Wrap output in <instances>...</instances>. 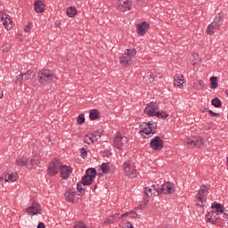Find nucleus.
<instances>
[{
  "label": "nucleus",
  "instance_id": "nucleus-9",
  "mask_svg": "<svg viewBox=\"0 0 228 228\" xmlns=\"http://www.w3.org/2000/svg\"><path fill=\"white\" fill-rule=\"evenodd\" d=\"M159 110V107L155 102H150L146 105L144 109L145 115H149V117H156V113Z\"/></svg>",
  "mask_w": 228,
  "mask_h": 228
},
{
  "label": "nucleus",
  "instance_id": "nucleus-34",
  "mask_svg": "<svg viewBox=\"0 0 228 228\" xmlns=\"http://www.w3.org/2000/svg\"><path fill=\"white\" fill-rule=\"evenodd\" d=\"M218 86V77H210V88L215 89Z\"/></svg>",
  "mask_w": 228,
  "mask_h": 228
},
{
  "label": "nucleus",
  "instance_id": "nucleus-28",
  "mask_svg": "<svg viewBox=\"0 0 228 228\" xmlns=\"http://www.w3.org/2000/svg\"><path fill=\"white\" fill-rule=\"evenodd\" d=\"M28 164V158L26 157H20L16 159L17 167H26Z\"/></svg>",
  "mask_w": 228,
  "mask_h": 228
},
{
  "label": "nucleus",
  "instance_id": "nucleus-47",
  "mask_svg": "<svg viewBox=\"0 0 228 228\" xmlns=\"http://www.w3.org/2000/svg\"><path fill=\"white\" fill-rule=\"evenodd\" d=\"M77 191H79V193H83V191H85V189H83L82 182H78L77 183Z\"/></svg>",
  "mask_w": 228,
  "mask_h": 228
},
{
  "label": "nucleus",
  "instance_id": "nucleus-54",
  "mask_svg": "<svg viewBox=\"0 0 228 228\" xmlns=\"http://www.w3.org/2000/svg\"><path fill=\"white\" fill-rule=\"evenodd\" d=\"M2 48H3V51L6 53V51H8V45L7 44L4 45Z\"/></svg>",
  "mask_w": 228,
  "mask_h": 228
},
{
  "label": "nucleus",
  "instance_id": "nucleus-2",
  "mask_svg": "<svg viewBox=\"0 0 228 228\" xmlns=\"http://www.w3.org/2000/svg\"><path fill=\"white\" fill-rule=\"evenodd\" d=\"M141 134H156L158 124L156 122H142L139 125Z\"/></svg>",
  "mask_w": 228,
  "mask_h": 228
},
{
  "label": "nucleus",
  "instance_id": "nucleus-55",
  "mask_svg": "<svg viewBox=\"0 0 228 228\" xmlns=\"http://www.w3.org/2000/svg\"><path fill=\"white\" fill-rule=\"evenodd\" d=\"M37 228H45V224H44V223H39Z\"/></svg>",
  "mask_w": 228,
  "mask_h": 228
},
{
  "label": "nucleus",
  "instance_id": "nucleus-51",
  "mask_svg": "<svg viewBox=\"0 0 228 228\" xmlns=\"http://www.w3.org/2000/svg\"><path fill=\"white\" fill-rule=\"evenodd\" d=\"M24 31H25L26 33H29V31H31V26H29V24H28V25H26V26L24 27Z\"/></svg>",
  "mask_w": 228,
  "mask_h": 228
},
{
  "label": "nucleus",
  "instance_id": "nucleus-41",
  "mask_svg": "<svg viewBox=\"0 0 228 228\" xmlns=\"http://www.w3.org/2000/svg\"><path fill=\"white\" fill-rule=\"evenodd\" d=\"M9 181H11V183H13L15 179H13V175L7 173L4 175V182L9 183Z\"/></svg>",
  "mask_w": 228,
  "mask_h": 228
},
{
  "label": "nucleus",
  "instance_id": "nucleus-31",
  "mask_svg": "<svg viewBox=\"0 0 228 228\" xmlns=\"http://www.w3.org/2000/svg\"><path fill=\"white\" fill-rule=\"evenodd\" d=\"M218 28H215V26L209 23L207 27L206 33L207 35H215V31H217Z\"/></svg>",
  "mask_w": 228,
  "mask_h": 228
},
{
  "label": "nucleus",
  "instance_id": "nucleus-8",
  "mask_svg": "<svg viewBox=\"0 0 228 228\" xmlns=\"http://www.w3.org/2000/svg\"><path fill=\"white\" fill-rule=\"evenodd\" d=\"M165 142L161 139L160 136H155L150 142V147L153 151H159L163 149Z\"/></svg>",
  "mask_w": 228,
  "mask_h": 228
},
{
  "label": "nucleus",
  "instance_id": "nucleus-43",
  "mask_svg": "<svg viewBox=\"0 0 228 228\" xmlns=\"http://www.w3.org/2000/svg\"><path fill=\"white\" fill-rule=\"evenodd\" d=\"M80 154L82 159H86V158L88 157V151L85 148L80 149Z\"/></svg>",
  "mask_w": 228,
  "mask_h": 228
},
{
  "label": "nucleus",
  "instance_id": "nucleus-12",
  "mask_svg": "<svg viewBox=\"0 0 228 228\" xmlns=\"http://www.w3.org/2000/svg\"><path fill=\"white\" fill-rule=\"evenodd\" d=\"M149 26L150 25L147 23V21H142V23L138 24L136 28L137 35L143 37V35L149 31Z\"/></svg>",
  "mask_w": 228,
  "mask_h": 228
},
{
  "label": "nucleus",
  "instance_id": "nucleus-3",
  "mask_svg": "<svg viewBox=\"0 0 228 228\" xmlns=\"http://www.w3.org/2000/svg\"><path fill=\"white\" fill-rule=\"evenodd\" d=\"M183 143L187 149H195V147L200 149V147H204L205 141L204 138L198 136L186 139Z\"/></svg>",
  "mask_w": 228,
  "mask_h": 228
},
{
  "label": "nucleus",
  "instance_id": "nucleus-50",
  "mask_svg": "<svg viewBox=\"0 0 228 228\" xmlns=\"http://www.w3.org/2000/svg\"><path fill=\"white\" fill-rule=\"evenodd\" d=\"M208 113L211 117H220V114L216 113V112H214L213 110H208Z\"/></svg>",
  "mask_w": 228,
  "mask_h": 228
},
{
  "label": "nucleus",
  "instance_id": "nucleus-61",
  "mask_svg": "<svg viewBox=\"0 0 228 228\" xmlns=\"http://www.w3.org/2000/svg\"><path fill=\"white\" fill-rule=\"evenodd\" d=\"M226 95H228V90L225 92Z\"/></svg>",
  "mask_w": 228,
  "mask_h": 228
},
{
  "label": "nucleus",
  "instance_id": "nucleus-52",
  "mask_svg": "<svg viewBox=\"0 0 228 228\" xmlns=\"http://www.w3.org/2000/svg\"><path fill=\"white\" fill-rule=\"evenodd\" d=\"M126 216H128V217L131 216H129L128 212H126L122 215L119 214V218H126Z\"/></svg>",
  "mask_w": 228,
  "mask_h": 228
},
{
  "label": "nucleus",
  "instance_id": "nucleus-20",
  "mask_svg": "<svg viewBox=\"0 0 228 228\" xmlns=\"http://www.w3.org/2000/svg\"><path fill=\"white\" fill-rule=\"evenodd\" d=\"M175 86H183L184 85V77L181 74L175 75L174 77Z\"/></svg>",
  "mask_w": 228,
  "mask_h": 228
},
{
  "label": "nucleus",
  "instance_id": "nucleus-36",
  "mask_svg": "<svg viewBox=\"0 0 228 228\" xmlns=\"http://www.w3.org/2000/svg\"><path fill=\"white\" fill-rule=\"evenodd\" d=\"M155 117H157L158 118L165 119L168 118V114L165 111H157Z\"/></svg>",
  "mask_w": 228,
  "mask_h": 228
},
{
  "label": "nucleus",
  "instance_id": "nucleus-58",
  "mask_svg": "<svg viewBox=\"0 0 228 228\" xmlns=\"http://www.w3.org/2000/svg\"><path fill=\"white\" fill-rule=\"evenodd\" d=\"M210 224H213L215 225V224H216V219H212Z\"/></svg>",
  "mask_w": 228,
  "mask_h": 228
},
{
  "label": "nucleus",
  "instance_id": "nucleus-5",
  "mask_svg": "<svg viewBox=\"0 0 228 228\" xmlns=\"http://www.w3.org/2000/svg\"><path fill=\"white\" fill-rule=\"evenodd\" d=\"M126 143H127V137L122 136V134L117 132L114 136L113 145L118 151H123L124 147H126Z\"/></svg>",
  "mask_w": 228,
  "mask_h": 228
},
{
  "label": "nucleus",
  "instance_id": "nucleus-19",
  "mask_svg": "<svg viewBox=\"0 0 228 228\" xmlns=\"http://www.w3.org/2000/svg\"><path fill=\"white\" fill-rule=\"evenodd\" d=\"M194 200L200 208H204V206H206V196L196 194Z\"/></svg>",
  "mask_w": 228,
  "mask_h": 228
},
{
  "label": "nucleus",
  "instance_id": "nucleus-46",
  "mask_svg": "<svg viewBox=\"0 0 228 228\" xmlns=\"http://www.w3.org/2000/svg\"><path fill=\"white\" fill-rule=\"evenodd\" d=\"M77 124H84L85 122V114H79L77 118Z\"/></svg>",
  "mask_w": 228,
  "mask_h": 228
},
{
  "label": "nucleus",
  "instance_id": "nucleus-4",
  "mask_svg": "<svg viewBox=\"0 0 228 228\" xmlns=\"http://www.w3.org/2000/svg\"><path fill=\"white\" fill-rule=\"evenodd\" d=\"M123 170L126 175L130 179L138 177V171L134 169V166L129 160H126L123 163Z\"/></svg>",
  "mask_w": 228,
  "mask_h": 228
},
{
  "label": "nucleus",
  "instance_id": "nucleus-29",
  "mask_svg": "<svg viewBox=\"0 0 228 228\" xmlns=\"http://www.w3.org/2000/svg\"><path fill=\"white\" fill-rule=\"evenodd\" d=\"M212 209H216V213H224V208L220 203L214 202L211 206Z\"/></svg>",
  "mask_w": 228,
  "mask_h": 228
},
{
  "label": "nucleus",
  "instance_id": "nucleus-49",
  "mask_svg": "<svg viewBox=\"0 0 228 228\" xmlns=\"http://www.w3.org/2000/svg\"><path fill=\"white\" fill-rule=\"evenodd\" d=\"M103 156L105 158H110V156H111V151L110 150L103 151Z\"/></svg>",
  "mask_w": 228,
  "mask_h": 228
},
{
  "label": "nucleus",
  "instance_id": "nucleus-14",
  "mask_svg": "<svg viewBox=\"0 0 228 228\" xmlns=\"http://www.w3.org/2000/svg\"><path fill=\"white\" fill-rule=\"evenodd\" d=\"M119 63L123 67H129V65H133V59L124 53L119 59Z\"/></svg>",
  "mask_w": 228,
  "mask_h": 228
},
{
  "label": "nucleus",
  "instance_id": "nucleus-30",
  "mask_svg": "<svg viewBox=\"0 0 228 228\" xmlns=\"http://www.w3.org/2000/svg\"><path fill=\"white\" fill-rule=\"evenodd\" d=\"M136 49L134 48H129V49H126V52H125V54L126 56H129V58L131 60H133V58H134V56H136Z\"/></svg>",
  "mask_w": 228,
  "mask_h": 228
},
{
  "label": "nucleus",
  "instance_id": "nucleus-15",
  "mask_svg": "<svg viewBox=\"0 0 228 228\" xmlns=\"http://www.w3.org/2000/svg\"><path fill=\"white\" fill-rule=\"evenodd\" d=\"M101 168H102V174H113L115 170V167H113V165L110 164L109 162L102 163Z\"/></svg>",
  "mask_w": 228,
  "mask_h": 228
},
{
  "label": "nucleus",
  "instance_id": "nucleus-16",
  "mask_svg": "<svg viewBox=\"0 0 228 228\" xmlns=\"http://www.w3.org/2000/svg\"><path fill=\"white\" fill-rule=\"evenodd\" d=\"M61 176L62 179H69V175L72 174V169L68 166H61Z\"/></svg>",
  "mask_w": 228,
  "mask_h": 228
},
{
  "label": "nucleus",
  "instance_id": "nucleus-57",
  "mask_svg": "<svg viewBox=\"0 0 228 228\" xmlns=\"http://www.w3.org/2000/svg\"><path fill=\"white\" fill-rule=\"evenodd\" d=\"M8 19V24H12V28H13V20H12V18H7Z\"/></svg>",
  "mask_w": 228,
  "mask_h": 228
},
{
  "label": "nucleus",
  "instance_id": "nucleus-13",
  "mask_svg": "<svg viewBox=\"0 0 228 228\" xmlns=\"http://www.w3.org/2000/svg\"><path fill=\"white\" fill-rule=\"evenodd\" d=\"M164 186V195H170L172 193H175V185L173 183L167 182L163 184Z\"/></svg>",
  "mask_w": 228,
  "mask_h": 228
},
{
  "label": "nucleus",
  "instance_id": "nucleus-18",
  "mask_svg": "<svg viewBox=\"0 0 228 228\" xmlns=\"http://www.w3.org/2000/svg\"><path fill=\"white\" fill-rule=\"evenodd\" d=\"M34 10L37 12V13H44L45 4H44L42 1H36L34 4Z\"/></svg>",
  "mask_w": 228,
  "mask_h": 228
},
{
  "label": "nucleus",
  "instance_id": "nucleus-40",
  "mask_svg": "<svg viewBox=\"0 0 228 228\" xmlns=\"http://www.w3.org/2000/svg\"><path fill=\"white\" fill-rule=\"evenodd\" d=\"M84 142L87 143V145H92V143H94V137L93 135H86L84 138Z\"/></svg>",
  "mask_w": 228,
  "mask_h": 228
},
{
  "label": "nucleus",
  "instance_id": "nucleus-44",
  "mask_svg": "<svg viewBox=\"0 0 228 228\" xmlns=\"http://www.w3.org/2000/svg\"><path fill=\"white\" fill-rule=\"evenodd\" d=\"M93 138H96V140H99L102 136V131L97 130L94 134H91Z\"/></svg>",
  "mask_w": 228,
  "mask_h": 228
},
{
  "label": "nucleus",
  "instance_id": "nucleus-17",
  "mask_svg": "<svg viewBox=\"0 0 228 228\" xmlns=\"http://www.w3.org/2000/svg\"><path fill=\"white\" fill-rule=\"evenodd\" d=\"M211 24L214 26V28L220 29L224 24V19L222 18V15L217 14L214 18V20L211 22Z\"/></svg>",
  "mask_w": 228,
  "mask_h": 228
},
{
  "label": "nucleus",
  "instance_id": "nucleus-21",
  "mask_svg": "<svg viewBox=\"0 0 228 228\" xmlns=\"http://www.w3.org/2000/svg\"><path fill=\"white\" fill-rule=\"evenodd\" d=\"M37 165H38V160L36 159L35 158L27 159V167L30 170L33 168H37Z\"/></svg>",
  "mask_w": 228,
  "mask_h": 228
},
{
  "label": "nucleus",
  "instance_id": "nucleus-11",
  "mask_svg": "<svg viewBox=\"0 0 228 228\" xmlns=\"http://www.w3.org/2000/svg\"><path fill=\"white\" fill-rule=\"evenodd\" d=\"M65 200L67 202L74 203L76 200V197H77V192H76V189H69L65 193H64Z\"/></svg>",
  "mask_w": 228,
  "mask_h": 228
},
{
  "label": "nucleus",
  "instance_id": "nucleus-59",
  "mask_svg": "<svg viewBox=\"0 0 228 228\" xmlns=\"http://www.w3.org/2000/svg\"><path fill=\"white\" fill-rule=\"evenodd\" d=\"M4 94L3 93L2 90H0V99H1L2 97H4Z\"/></svg>",
  "mask_w": 228,
  "mask_h": 228
},
{
  "label": "nucleus",
  "instance_id": "nucleus-37",
  "mask_svg": "<svg viewBox=\"0 0 228 228\" xmlns=\"http://www.w3.org/2000/svg\"><path fill=\"white\" fill-rule=\"evenodd\" d=\"M33 76H35V73H33V71H31V70H28V71H27V73L23 74V79L25 81H28V80L31 79V77H33Z\"/></svg>",
  "mask_w": 228,
  "mask_h": 228
},
{
  "label": "nucleus",
  "instance_id": "nucleus-32",
  "mask_svg": "<svg viewBox=\"0 0 228 228\" xmlns=\"http://www.w3.org/2000/svg\"><path fill=\"white\" fill-rule=\"evenodd\" d=\"M155 190H156V185L146 187L144 189V194L146 195V197H152V191H155Z\"/></svg>",
  "mask_w": 228,
  "mask_h": 228
},
{
  "label": "nucleus",
  "instance_id": "nucleus-42",
  "mask_svg": "<svg viewBox=\"0 0 228 228\" xmlns=\"http://www.w3.org/2000/svg\"><path fill=\"white\" fill-rule=\"evenodd\" d=\"M22 81H24V74L20 73L16 77V85H22Z\"/></svg>",
  "mask_w": 228,
  "mask_h": 228
},
{
  "label": "nucleus",
  "instance_id": "nucleus-1",
  "mask_svg": "<svg viewBox=\"0 0 228 228\" xmlns=\"http://www.w3.org/2000/svg\"><path fill=\"white\" fill-rule=\"evenodd\" d=\"M37 77L41 85H47L49 83H54L58 77L54 74L53 69H43L37 73Z\"/></svg>",
  "mask_w": 228,
  "mask_h": 228
},
{
  "label": "nucleus",
  "instance_id": "nucleus-48",
  "mask_svg": "<svg viewBox=\"0 0 228 228\" xmlns=\"http://www.w3.org/2000/svg\"><path fill=\"white\" fill-rule=\"evenodd\" d=\"M128 213H129V215H134V216H130L129 218H134V220H136V218L138 216V214L135 211L130 210Z\"/></svg>",
  "mask_w": 228,
  "mask_h": 228
},
{
  "label": "nucleus",
  "instance_id": "nucleus-10",
  "mask_svg": "<svg viewBox=\"0 0 228 228\" xmlns=\"http://www.w3.org/2000/svg\"><path fill=\"white\" fill-rule=\"evenodd\" d=\"M42 211V208H40V204L34 202L30 207L27 208V214L29 215V216H35V215H38Z\"/></svg>",
  "mask_w": 228,
  "mask_h": 228
},
{
  "label": "nucleus",
  "instance_id": "nucleus-56",
  "mask_svg": "<svg viewBox=\"0 0 228 228\" xmlns=\"http://www.w3.org/2000/svg\"><path fill=\"white\" fill-rule=\"evenodd\" d=\"M211 217H208V215H206V222L208 223V224H211Z\"/></svg>",
  "mask_w": 228,
  "mask_h": 228
},
{
  "label": "nucleus",
  "instance_id": "nucleus-22",
  "mask_svg": "<svg viewBox=\"0 0 228 228\" xmlns=\"http://www.w3.org/2000/svg\"><path fill=\"white\" fill-rule=\"evenodd\" d=\"M66 15L72 19L75 15H77V9L74 6L68 7L66 10Z\"/></svg>",
  "mask_w": 228,
  "mask_h": 228
},
{
  "label": "nucleus",
  "instance_id": "nucleus-7",
  "mask_svg": "<svg viewBox=\"0 0 228 228\" xmlns=\"http://www.w3.org/2000/svg\"><path fill=\"white\" fill-rule=\"evenodd\" d=\"M61 169V161L60 159H54L52 160V162L49 164L48 167V174L49 175H56L58 172Z\"/></svg>",
  "mask_w": 228,
  "mask_h": 228
},
{
  "label": "nucleus",
  "instance_id": "nucleus-53",
  "mask_svg": "<svg viewBox=\"0 0 228 228\" xmlns=\"http://www.w3.org/2000/svg\"><path fill=\"white\" fill-rule=\"evenodd\" d=\"M126 228H134L133 224L131 222L127 221L125 224Z\"/></svg>",
  "mask_w": 228,
  "mask_h": 228
},
{
  "label": "nucleus",
  "instance_id": "nucleus-38",
  "mask_svg": "<svg viewBox=\"0 0 228 228\" xmlns=\"http://www.w3.org/2000/svg\"><path fill=\"white\" fill-rule=\"evenodd\" d=\"M194 88L196 90H203L204 89V81L202 80H198L195 85H194Z\"/></svg>",
  "mask_w": 228,
  "mask_h": 228
},
{
  "label": "nucleus",
  "instance_id": "nucleus-25",
  "mask_svg": "<svg viewBox=\"0 0 228 228\" xmlns=\"http://www.w3.org/2000/svg\"><path fill=\"white\" fill-rule=\"evenodd\" d=\"M80 183H82L83 186H90V184L94 183V178H91L90 176L85 175L82 177V181Z\"/></svg>",
  "mask_w": 228,
  "mask_h": 228
},
{
  "label": "nucleus",
  "instance_id": "nucleus-33",
  "mask_svg": "<svg viewBox=\"0 0 228 228\" xmlns=\"http://www.w3.org/2000/svg\"><path fill=\"white\" fill-rule=\"evenodd\" d=\"M2 22H3V26H4L7 31H10V29H12V24L8 23V16L5 15V18L4 16H2Z\"/></svg>",
  "mask_w": 228,
  "mask_h": 228
},
{
  "label": "nucleus",
  "instance_id": "nucleus-39",
  "mask_svg": "<svg viewBox=\"0 0 228 228\" xmlns=\"http://www.w3.org/2000/svg\"><path fill=\"white\" fill-rule=\"evenodd\" d=\"M74 228H88L86 226V224H85V222L83 221H77L75 224H74Z\"/></svg>",
  "mask_w": 228,
  "mask_h": 228
},
{
  "label": "nucleus",
  "instance_id": "nucleus-27",
  "mask_svg": "<svg viewBox=\"0 0 228 228\" xmlns=\"http://www.w3.org/2000/svg\"><path fill=\"white\" fill-rule=\"evenodd\" d=\"M99 110L93 109L89 112V118L90 120H97V118H99Z\"/></svg>",
  "mask_w": 228,
  "mask_h": 228
},
{
  "label": "nucleus",
  "instance_id": "nucleus-45",
  "mask_svg": "<svg viewBox=\"0 0 228 228\" xmlns=\"http://www.w3.org/2000/svg\"><path fill=\"white\" fill-rule=\"evenodd\" d=\"M155 191H156L157 195H161V193L165 194V187H164V185L162 184L161 187H159L157 189H156V186H155Z\"/></svg>",
  "mask_w": 228,
  "mask_h": 228
},
{
  "label": "nucleus",
  "instance_id": "nucleus-6",
  "mask_svg": "<svg viewBox=\"0 0 228 228\" xmlns=\"http://www.w3.org/2000/svg\"><path fill=\"white\" fill-rule=\"evenodd\" d=\"M133 6V0H117L116 8L118 12H129Z\"/></svg>",
  "mask_w": 228,
  "mask_h": 228
},
{
  "label": "nucleus",
  "instance_id": "nucleus-26",
  "mask_svg": "<svg viewBox=\"0 0 228 228\" xmlns=\"http://www.w3.org/2000/svg\"><path fill=\"white\" fill-rule=\"evenodd\" d=\"M117 216H120V214H118V213L112 214L110 217L105 218L103 224H115V220L117 219Z\"/></svg>",
  "mask_w": 228,
  "mask_h": 228
},
{
  "label": "nucleus",
  "instance_id": "nucleus-60",
  "mask_svg": "<svg viewBox=\"0 0 228 228\" xmlns=\"http://www.w3.org/2000/svg\"><path fill=\"white\" fill-rule=\"evenodd\" d=\"M2 181H4V176H0V183H2Z\"/></svg>",
  "mask_w": 228,
  "mask_h": 228
},
{
  "label": "nucleus",
  "instance_id": "nucleus-24",
  "mask_svg": "<svg viewBox=\"0 0 228 228\" xmlns=\"http://www.w3.org/2000/svg\"><path fill=\"white\" fill-rule=\"evenodd\" d=\"M86 175H87V177H91L92 179H95L97 176V170L94 167H90L86 170Z\"/></svg>",
  "mask_w": 228,
  "mask_h": 228
},
{
  "label": "nucleus",
  "instance_id": "nucleus-35",
  "mask_svg": "<svg viewBox=\"0 0 228 228\" xmlns=\"http://www.w3.org/2000/svg\"><path fill=\"white\" fill-rule=\"evenodd\" d=\"M211 104L214 108H222V101L219 98L212 99Z\"/></svg>",
  "mask_w": 228,
  "mask_h": 228
},
{
  "label": "nucleus",
  "instance_id": "nucleus-23",
  "mask_svg": "<svg viewBox=\"0 0 228 228\" xmlns=\"http://www.w3.org/2000/svg\"><path fill=\"white\" fill-rule=\"evenodd\" d=\"M208 191H209V187L208 185L203 184L200 187L197 195H201V197H206L208 195Z\"/></svg>",
  "mask_w": 228,
  "mask_h": 228
}]
</instances>
